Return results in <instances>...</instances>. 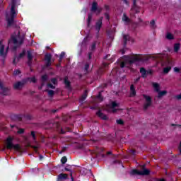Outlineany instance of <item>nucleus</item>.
<instances>
[{
    "mask_svg": "<svg viewBox=\"0 0 181 181\" xmlns=\"http://www.w3.org/2000/svg\"><path fill=\"white\" fill-rule=\"evenodd\" d=\"M21 5V0H11V3L8 5V10L6 13V21L8 25L11 26L13 23L16 15H18V11L16 10V6Z\"/></svg>",
    "mask_w": 181,
    "mask_h": 181,
    "instance_id": "nucleus-1",
    "label": "nucleus"
},
{
    "mask_svg": "<svg viewBox=\"0 0 181 181\" xmlns=\"http://www.w3.org/2000/svg\"><path fill=\"white\" fill-rule=\"evenodd\" d=\"M140 59H141L138 55L124 56L122 57L120 63V67L121 69H124V67L131 69V66H132L133 63H135V62H138Z\"/></svg>",
    "mask_w": 181,
    "mask_h": 181,
    "instance_id": "nucleus-2",
    "label": "nucleus"
},
{
    "mask_svg": "<svg viewBox=\"0 0 181 181\" xmlns=\"http://www.w3.org/2000/svg\"><path fill=\"white\" fill-rule=\"evenodd\" d=\"M23 43V37H21V33H18L17 35H12L11 39L8 41V47H13V50Z\"/></svg>",
    "mask_w": 181,
    "mask_h": 181,
    "instance_id": "nucleus-3",
    "label": "nucleus"
},
{
    "mask_svg": "<svg viewBox=\"0 0 181 181\" xmlns=\"http://www.w3.org/2000/svg\"><path fill=\"white\" fill-rule=\"evenodd\" d=\"M6 148L7 149H14L15 151H19L21 146L19 144H13V137L8 136L6 140Z\"/></svg>",
    "mask_w": 181,
    "mask_h": 181,
    "instance_id": "nucleus-4",
    "label": "nucleus"
},
{
    "mask_svg": "<svg viewBox=\"0 0 181 181\" xmlns=\"http://www.w3.org/2000/svg\"><path fill=\"white\" fill-rule=\"evenodd\" d=\"M106 110L108 112H117L119 110V104L117 101H112L107 105Z\"/></svg>",
    "mask_w": 181,
    "mask_h": 181,
    "instance_id": "nucleus-5",
    "label": "nucleus"
},
{
    "mask_svg": "<svg viewBox=\"0 0 181 181\" xmlns=\"http://www.w3.org/2000/svg\"><path fill=\"white\" fill-rule=\"evenodd\" d=\"M150 173L149 170L146 169L143 167L141 170H132L130 175H139V176H145Z\"/></svg>",
    "mask_w": 181,
    "mask_h": 181,
    "instance_id": "nucleus-6",
    "label": "nucleus"
},
{
    "mask_svg": "<svg viewBox=\"0 0 181 181\" xmlns=\"http://www.w3.org/2000/svg\"><path fill=\"white\" fill-rule=\"evenodd\" d=\"M162 66L165 67L163 69V73L165 74H168L172 70V62L169 59H166L165 62H163Z\"/></svg>",
    "mask_w": 181,
    "mask_h": 181,
    "instance_id": "nucleus-7",
    "label": "nucleus"
},
{
    "mask_svg": "<svg viewBox=\"0 0 181 181\" xmlns=\"http://www.w3.org/2000/svg\"><path fill=\"white\" fill-rule=\"evenodd\" d=\"M165 55L162 54H157L155 55H148L146 56V60H156V62H162Z\"/></svg>",
    "mask_w": 181,
    "mask_h": 181,
    "instance_id": "nucleus-8",
    "label": "nucleus"
},
{
    "mask_svg": "<svg viewBox=\"0 0 181 181\" xmlns=\"http://www.w3.org/2000/svg\"><path fill=\"white\" fill-rule=\"evenodd\" d=\"M8 49L9 47H7L6 50L5 51V45H4V40L0 41V57H5L6 54L8 53Z\"/></svg>",
    "mask_w": 181,
    "mask_h": 181,
    "instance_id": "nucleus-9",
    "label": "nucleus"
},
{
    "mask_svg": "<svg viewBox=\"0 0 181 181\" xmlns=\"http://www.w3.org/2000/svg\"><path fill=\"white\" fill-rule=\"evenodd\" d=\"M144 98L146 100L145 104H144V109L146 110L148 107H151L152 104V99L146 95H143Z\"/></svg>",
    "mask_w": 181,
    "mask_h": 181,
    "instance_id": "nucleus-10",
    "label": "nucleus"
},
{
    "mask_svg": "<svg viewBox=\"0 0 181 181\" xmlns=\"http://www.w3.org/2000/svg\"><path fill=\"white\" fill-rule=\"evenodd\" d=\"M98 4L97 2H93L92 4V7H91V12H95V13H100L101 12V8H98Z\"/></svg>",
    "mask_w": 181,
    "mask_h": 181,
    "instance_id": "nucleus-11",
    "label": "nucleus"
},
{
    "mask_svg": "<svg viewBox=\"0 0 181 181\" xmlns=\"http://www.w3.org/2000/svg\"><path fill=\"white\" fill-rule=\"evenodd\" d=\"M136 2V0H133V6L131 9V15L134 13H138L139 12V7L136 6L135 4Z\"/></svg>",
    "mask_w": 181,
    "mask_h": 181,
    "instance_id": "nucleus-12",
    "label": "nucleus"
},
{
    "mask_svg": "<svg viewBox=\"0 0 181 181\" xmlns=\"http://www.w3.org/2000/svg\"><path fill=\"white\" fill-rule=\"evenodd\" d=\"M140 73L144 78L148 76V74H152V71H146L144 68L140 69Z\"/></svg>",
    "mask_w": 181,
    "mask_h": 181,
    "instance_id": "nucleus-13",
    "label": "nucleus"
},
{
    "mask_svg": "<svg viewBox=\"0 0 181 181\" xmlns=\"http://www.w3.org/2000/svg\"><path fill=\"white\" fill-rule=\"evenodd\" d=\"M0 91H1L4 95H8L9 93V88L4 87L2 83L0 82Z\"/></svg>",
    "mask_w": 181,
    "mask_h": 181,
    "instance_id": "nucleus-14",
    "label": "nucleus"
},
{
    "mask_svg": "<svg viewBox=\"0 0 181 181\" xmlns=\"http://www.w3.org/2000/svg\"><path fill=\"white\" fill-rule=\"evenodd\" d=\"M26 54V50H23L22 53L20 54L19 57H16L13 59V63H16L19 60V59H22Z\"/></svg>",
    "mask_w": 181,
    "mask_h": 181,
    "instance_id": "nucleus-15",
    "label": "nucleus"
},
{
    "mask_svg": "<svg viewBox=\"0 0 181 181\" xmlns=\"http://www.w3.org/2000/svg\"><path fill=\"white\" fill-rule=\"evenodd\" d=\"M101 25H103V18L99 19V21L96 23V30L98 32L100 31V29H101Z\"/></svg>",
    "mask_w": 181,
    "mask_h": 181,
    "instance_id": "nucleus-16",
    "label": "nucleus"
},
{
    "mask_svg": "<svg viewBox=\"0 0 181 181\" xmlns=\"http://www.w3.org/2000/svg\"><path fill=\"white\" fill-rule=\"evenodd\" d=\"M136 94V92L135 91V87L134 86V85H132L130 86V96L135 97Z\"/></svg>",
    "mask_w": 181,
    "mask_h": 181,
    "instance_id": "nucleus-17",
    "label": "nucleus"
},
{
    "mask_svg": "<svg viewBox=\"0 0 181 181\" xmlns=\"http://www.w3.org/2000/svg\"><path fill=\"white\" fill-rule=\"evenodd\" d=\"M23 86V83L22 82H16L14 84V88L16 90H21V88Z\"/></svg>",
    "mask_w": 181,
    "mask_h": 181,
    "instance_id": "nucleus-18",
    "label": "nucleus"
},
{
    "mask_svg": "<svg viewBox=\"0 0 181 181\" xmlns=\"http://www.w3.org/2000/svg\"><path fill=\"white\" fill-rule=\"evenodd\" d=\"M97 115L100 117L102 119H108V117L107 115H104L101 111H99L97 112Z\"/></svg>",
    "mask_w": 181,
    "mask_h": 181,
    "instance_id": "nucleus-19",
    "label": "nucleus"
},
{
    "mask_svg": "<svg viewBox=\"0 0 181 181\" xmlns=\"http://www.w3.org/2000/svg\"><path fill=\"white\" fill-rule=\"evenodd\" d=\"M67 179V174L61 173L58 175V180H66Z\"/></svg>",
    "mask_w": 181,
    "mask_h": 181,
    "instance_id": "nucleus-20",
    "label": "nucleus"
},
{
    "mask_svg": "<svg viewBox=\"0 0 181 181\" xmlns=\"http://www.w3.org/2000/svg\"><path fill=\"white\" fill-rule=\"evenodd\" d=\"M45 60L47 61V66H50V60H52V54H47L45 55Z\"/></svg>",
    "mask_w": 181,
    "mask_h": 181,
    "instance_id": "nucleus-21",
    "label": "nucleus"
},
{
    "mask_svg": "<svg viewBox=\"0 0 181 181\" xmlns=\"http://www.w3.org/2000/svg\"><path fill=\"white\" fill-rule=\"evenodd\" d=\"M165 37L168 40H172L175 39V37L173 36V34H172L170 33H167L166 35H165Z\"/></svg>",
    "mask_w": 181,
    "mask_h": 181,
    "instance_id": "nucleus-22",
    "label": "nucleus"
},
{
    "mask_svg": "<svg viewBox=\"0 0 181 181\" xmlns=\"http://www.w3.org/2000/svg\"><path fill=\"white\" fill-rule=\"evenodd\" d=\"M70 168L71 167V166L66 167L65 170H66L67 172H71L70 176H71V181H74V178L73 177V173L71 172V168Z\"/></svg>",
    "mask_w": 181,
    "mask_h": 181,
    "instance_id": "nucleus-23",
    "label": "nucleus"
},
{
    "mask_svg": "<svg viewBox=\"0 0 181 181\" xmlns=\"http://www.w3.org/2000/svg\"><path fill=\"white\" fill-rule=\"evenodd\" d=\"M153 87L155 91L159 92L160 87H159V84L158 83H153Z\"/></svg>",
    "mask_w": 181,
    "mask_h": 181,
    "instance_id": "nucleus-24",
    "label": "nucleus"
},
{
    "mask_svg": "<svg viewBox=\"0 0 181 181\" xmlns=\"http://www.w3.org/2000/svg\"><path fill=\"white\" fill-rule=\"evenodd\" d=\"M168 92L166 90H162L158 92V98H160V97H163V95H166Z\"/></svg>",
    "mask_w": 181,
    "mask_h": 181,
    "instance_id": "nucleus-25",
    "label": "nucleus"
},
{
    "mask_svg": "<svg viewBox=\"0 0 181 181\" xmlns=\"http://www.w3.org/2000/svg\"><path fill=\"white\" fill-rule=\"evenodd\" d=\"M122 21L125 23H129V18L127 16V15L124 14L122 17Z\"/></svg>",
    "mask_w": 181,
    "mask_h": 181,
    "instance_id": "nucleus-26",
    "label": "nucleus"
},
{
    "mask_svg": "<svg viewBox=\"0 0 181 181\" xmlns=\"http://www.w3.org/2000/svg\"><path fill=\"white\" fill-rule=\"evenodd\" d=\"M180 49V44H175L174 45V52H179Z\"/></svg>",
    "mask_w": 181,
    "mask_h": 181,
    "instance_id": "nucleus-27",
    "label": "nucleus"
},
{
    "mask_svg": "<svg viewBox=\"0 0 181 181\" xmlns=\"http://www.w3.org/2000/svg\"><path fill=\"white\" fill-rule=\"evenodd\" d=\"M86 98H87V91H86L84 94L81 96V98H80V102L83 103V101H84Z\"/></svg>",
    "mask_w": 181,
    "mask_h": 181,
    "instance_id": "nucleus-28",
    "label": "nucleus"
},
{
    "mask_svg": "<svg viewBox=\"0 0 181 181\" xmlns=\"http://www.w3.org/2000/svg\"><path fill=\"white\" fill-rule=\"evenodd\" d=\"M150 26L151 28H152L153 29H155V28H156V25L155 24V20H152L150 22Z\"/></svg>",
    "mask_w": 181,
    "mask_h": 181,
    "instance_id": "nucleus-29",
    "label": "nucleus"
},
{
    "mask_svg": "<svg viewBox=\"0 0 181 181\" xmlns=\"http://www.w3.org/2000/svg\"><path fill=\"white\" fill-rule=\"evenodd\" d=\"M28 81L30 83H36V78L32 77V78H28Z\"/></svg>",
    "mask_w": 181,
    "mask_h": 181,
    "instance_id": "nucleus-30",
    "label": "nucleus"
},
{
    "mask_svg": "<svg viewBox=\"0 0 181 181\" xmlns=\"http://www.w3.org/2000/svg\"><path fill=\"white\" fill-rule=\"evenodd\" d=\"M64 81L66 87H69L70 86V81H69V79L67 78V77L64 78Z\"/></svg>",
    "mask_w": 181,
    "mask_h": 181,
    "instance_id": "nucleus-31",
    "label": "nucleus"
},
{
    "mask_svg": "<svg viewBox=\"0 0 181 181\" xmlns=\"http://www.w3.org/2000/svg\"><path fill=\"white\" fill-rule=\"evenodd\" d=\"M123 38H124L125 43H127V41L129 40V39H130L129 35H124Z\"/></svg>",
    "mask_w": 181,
    "mask_h": 181,
    "instance_id": "nucleus-32",
    "label": "nucleus"
},
{
    "mask_svg": "<svg viewBox=\"0 0 181 181\" xmlns=\"http://www.w3.org/2000/svg\"><path fill=\"white\" fill-rule=\"evenodd\" d=\"M27 53H28V59L29 62H30V60H32V53L30 51H28Z\"/></svg>",
    "mask_w": 181,
    "mask_h": 181,
    "instance_id": "nucleus-33",
    "label": "nucleus"
},
{
    "mask_svg": "<svg viewBox=\"0 0 181 181\" xmlns=\"http://www.w3.org/2000/svg\"><path fill=\"white\" fill-rule=\"evenodd\" d=\"M14 76H19L21 74V70L16 69L13 72Z\"/></svg>",
    "mask_w": 181,
    "mask_h": 181,
    "instance_id": "nucleus-34",
    "label": "nucleus"
},
{
    "mask_svg": "<svg viewBox=\"0 0 181 181\" xmlns=\"http://www.w3.org/2000/svg\"><path fill=\"white\" fill-rule=\"evenodd\" d=\"M61 162H62V163H63V164L66 163V162H67V158H66V157H62V159H61Z\"/></svg>",
    "mask_w": 181,
    "mask_h": 181,
    "instance_id": "nucleus-35",
    "label": "nucleus"
},
{
    "mask_svg": "<svg viewBox=\"0 0 181 181\" xmlns=\"http://www.w3.org/2000/svg\"><path fill=\"white\" fill-rule=\"evenodd\" d=\"M90 22H91V15L88 16V26H90Z\"/></svg>",
    "mask_w": 181,
    "mask_h": 181,
    "instance_id": "nucleus-36",
    "label": "nucleus"
},
{
    "mask_svg": "<svg viewBox=\"0 0 181 181\" xmlns=\"http://www.w3.org/2000/svg\"><path fill=\"white\" fill-rule=\"evenodd\" d=\"M65 54H66V53L62 52L60 56H59V60H62V59L64 57Z\"/></svg>",
    "mask_w": 181,
    "mask_h": 181,
    "instance_id": "nucleus-37",
    "label": "nucleus"
},
{
    "mask_svg": "<svg viewBox=\"0 0 181 181\" xmlns=\"http://www.w3.org/2000/svg\"><path fill=\"white\" fill-rule=\"evenodd\" d=\"M117 124H119V125H122V124H124V121H122V119H117Z\"/></svg>",
    "mask_w": 181,
    "mask_h": 181,
    "instance_id": "nucleus-38",
    "label": "nucleus"
},
{
    "mask_svg": "<svg viewBox=\"0 0 181 181\" xmlns=\"http://www.w3.org/2000/svg\"><path fill=\"white\" fill-rule=\"evenodd\" d=\"M54 94V92L52 90L48 91V95H49L50 97H52V95H53Z\"/></svg>",
    "mask_w": 181,
    "mask_h": 181,
    "instance_id": "nucleus-39",
    "label": "nucleus"
},
{
    "mask_svg": "<svg viewBox=\"0 0 181 181\" xmlns=\"http://www.w3.org/2000/svg\"><path fill=\"white\" fill-rule=\"evenodd\" d=\"M42 81H46V80H47V75L42 76Z\"/></svg>",
    "mask_w": 181,
    "mask_h": 181,
    "instance_id": "nucleus-40",
    "label": "nucleus"
},
{
    "mask_svg": "<svg viewBox=\"0 0 181 181\" xmlns=\"http://www.w3.org/2000/svg\"><path fill=\"white\" fill-rule=\"evenodd\" d=\"M31 136H33V139H34L35 141L36 139V135L35 134V132H31Z\"/></svg>",
    "mask_w": 181,
    "mask_h": 181,
    "instance_id": "nucleus-41",
    "label": "nucleus"
},
{
    "mask_svg": "<svg viewBox=\"0 0 181 181\" xmlns=\"http://www.w3.org/2000/svg\"><path fill=\"white\" fill-rule=\"evenodd\" d=\"M89 66H90V64H86L85 68H84V70H85L86 72H87V70H88Z\"/></svg>",
    "mask_w": 181,
    "mask_h": 181,
    "instance_id": "nucleus-42",
    "label": "nucleus"
},
{
    "mask_svg": "<svg viewBox=\"0 0 181 181\" xmlns=\"http://www.w3.org/2000/svg\"><path fill=\"white\" fill-rule=\"evenodd\" d=\"M174 71L175 73H179V71H180V69L177 68V67H175L174 68Z\"/></svg>",
    "mask_w": 181,
    "mask_h": 181,
    "instance_id": "nucleus-43",
    "label": "nucleus"
},
{
    "mask_svg": "<svg viewBox=\"0 0 181 181\" xmlns=\"http://www.w3.org/2000/svg\"><path fill=\"white\" fill-rule=\"evenodd\" d=\"M25 130L23 129H19L18 131V134H23Z\"/></svg>",
    "mask_w": 181,
    "mask_h": 181,
    "instance_id": "nucleus-44",
    "label": "nucleus"
},
{
    "mask_svg": "<svg viewBox=\"0 0 181 181\" xmlns=\"http://www.w3.org/2000/svg\"><path fill=\"white\" fill-rule=\"evenodd\" d=\"M51 83H53L54 84H56V83H57V80L56 78H52L51 80Z\"/></svg>",
    "mask_w": 181,
    "mask_h": 181,
    "instance_id": "nucleus-45",
    "label": "nucleus"
},
{
    "mask_svg": "<svg viewBox=\"0 0 181 181\" xmlns=\"http://www.w3.org/2000/svg\"><path fill=\"white\" fill-rule=\"evenodd\" d=\"M98 100H99V101H103V97L101 96V94H99V95H98Z\"/></svg>",
    "mask_w": 181,
    "mask_h": 181,
    "instance_id": "nucleus-46",
    "label": "nucleus"
},
{
    "mask_svg": "<svg viewBox=\"0 0 181 181\" xmlns=\"http://www.w3.org/2000/svg\"><path fill=\"white\" fill-rule=\"evenodd\" d=\"M47 87H48L49 88H54V86L53 84H52V83L48 84V85H47Z\"/></svg>",
    "mask_w": 181,
    "mask_h": 181,
    "instance_id": "nucleus-47",
    "label": "nucleus"
},
{
    "mask_svg": "<svg viewBox=\"0 0 181 181\" xmlns=\"http://www.w3.org/2000/svg\"><path fill=\"white\" fill-rule=\"evenodd\" d=\"M37 148H39V146H33L35 152L37 153Z\"/></svg>",
    "mask_w": 181,
    "mask_h": 181,
    "instance_id": "nucleus-48",
    "label": "nucleus"
},
{
    "mask_svg": "<svg viewBox=\"0 0 181 181\" xmlns=\"http://www.w3.org/2000/svg\"><path fill=\"white\" fill-rule=\"evenodd\" d=\"M177 100H181V93L176 96Z\"/></svg>",
    "mask_w": 181,
    "mask_h": 181,
    "instance_id": "nucleus-49",
    "label": "nucleus"
},
{
    "mask_svg": "<svg viewBox=\"0 0 181 181\" xmlns=\"http://www.w3.org/2000/svg\"><path fill=\"white\" fill-rule=\"evenodd\" d=\"M95 47V44L92 45V46H91L92 50H93V49H94Z\"/></svg>",
    "mask_w": 181,
    "mask_h": 181,
    "instance_id": "nucleus-50",
    "label": "nucleus"
},
{
    "mask_svg": "<svg viewBox=\"0 0 181 181\" xmlns=\"http://www.w3.org/2000/svg\"><path fill=\"white\" fill-rule=\"evenodd\" d=\"M123 1L124 2V4H128V0H123Z\"/></svg>",
    "mask_w": 181,
    "mask_h": 181,
    "instance_id": "nucleus-51",
    "label": "nucleus"
},
{
    "mask_svg": "<svg viewBox=\"0 0 181 181\" xmlns=\"http://www.w3.org/2000/svg\"><path fill=\"white\" fill-rule=\"evenodd\" d=\"M131 152H132V153L133 155H135V151L132 150Z\"/></svg>",
    "mask_w": 181,
    "mask_h": 181,
    "instance_id": "nucleus-52",
    "label": "nucleus"
},
{
    "mask_svg": "<svg viewBox=\"0 0 181 181\" xmlns=\"http://www.w3.org/2000/svg\"><path fill=\"white\" fill-rule=\"evenodd\" d=\"M105 18H106V19H109V16H108V14H105Z\"/></svg>",
    "mask_w": 181,
    "mask_h": 181,
    "instance_id": "nucleus-53",
    "label": "nucleus"
},
{
    "mask_svg": "<svg viewBox=\"0 0 181 181\" xmlns=\"http://www.w3.org/2000/svg\"><path fill=\"white\" fill-rule=\"evenodd\" d=\"M158 181H165V179H160Z\"/></svg>",
    "mask_w": 181,
    "mask_h": 181,
    "instance_id": "nucleus-54",
    "label": "nucleus"
},
{
    "mask_svg": "<svg viewBox=\"0 0 181 181\" xmlns=\"http://www.w3.org/2000/svg\"><path fill=\"white\" fill-rule=\"evenodd\" d=\"M107 155H111V151H108Z\"/></svg>",
    "mask_w": 181,
    "mask_h": 181,
    "instance_id": "nucleus-55",
    "label": "nucleus"
},
{
    "mask_svg": "<svg viewBox=\"0 0 181 181\" xmlns=\"http://www.w3.org/2000/svg\"><path fill=\"white\" fill-rule=\"evenodd\" d=\"M40 159H43V156H40Z\"/></svg>",
    "mask_w": 181,
    "mask_h": 181,
    "instance_id": "nucleus-56",
    "label": "nucleus"
},
{
    "mask_svg": "<svg viewBox=\"0 0 181 181\" xmlns=\"http://www.w3.org/2000/svg\"><path fill=\"white\" fill-rule=\"evenodd\" d=\"M139 81V78H138L136 80V81Z\"/></svg>",
    "mask_w": 181,
    "mask_h": 181,
    "instance_id": "nucleus-57",
    "label": "nucleus"
},
{
    "mask_svg": "<svg viewBox=\"0 0 181 181\" xmlns=\"http://www.w3.org/2000/svg\"><path fill=\"white\" fill-rule=\"evenodd\" d=\"M1 151H5V148H3V149H1Z\"/></svg>",
    "mask_w": 181,
    "mask_h": 181,
    "instance_id": "nucleus-58",
    "label": "nucleus"
},
{
    "mask_svg": "<svg viewBox=\"0 0 181 181\" xmlns=\"http://www.w3.org/2000/svg\"><path fill=\"white\" fill-rule=\"evenodd\" d=\"M108 57H105V59H107Z\"/></svg>",
    "mask_w": 181,
    "mask_h": 181,
    "instance_id": "nucleus-59",
    "label": "nucleus"
}]
</instances>
